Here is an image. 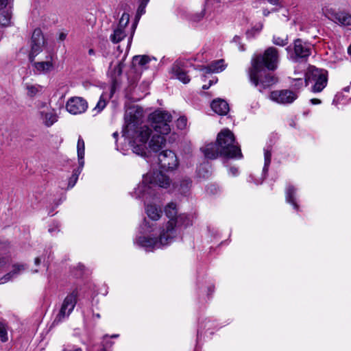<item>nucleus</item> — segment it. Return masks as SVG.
I'll return each instance as SVG.
<instances>
[{
    "mask_svg": "<svg viewBox=\"0 0 351 351\" xmlns=\"http://www.w3.org/2000/svg\"><path fill=\"white\" fill-rule=\"evenodd\" d=\"M172 115L167 111L157 110L149 114V120L151 127L156 134H153L152 130L147 125L135 128V123L130 121L127 123L125 130L130 136V132L135 130V135L130 141L133 152L143 156L145 155L146 144L149 142V148L154 152L160 151L165 145V136L171 132L170 123L172 122Z\"/></svg>",
    "mask_w": 351,
    "mask_h": 351,
    "instance_id": "nucleus-1",
    "label": "nucleus"
},
{
    "mask_svg": "<svg viewBox=\"0 0 351 351\" xmlns=\"http://www.w3.org/2000/svg\"><path fill=\"white\" fill-rule=\"evenodd\" d=\"M280 62V51L274 47H269L263 53L253 56L247 75L251 84L259 92H263L278 82L277 78L269 71H276Z\"/></svg>",
    "mask_w": 351,
    "mask_h": 351,
    "instance_id": "nucleus-2",
    "label": "nucleus"
},
{
    "mask_svg": "<svg viewBox=\"0 0 351 351\" xmlns=\"http://www.w3.org/2000/svg\"><path fill=\"white\" fill-rule=\"evenodd\" d=\"M202 153L207 159L214 160L218 156L227 158L241 159L243 157L234 135L228 128L221 130L217 136L216 143H210L201 148Z\"/></svg>",
    "mask_w": 351,
    "mask_h": 351,
    "instance_id": "nucleus-3",
    "label": "nucleus"
},
{
    "mask_svg": "<svg viewBox=\"0 0 351 351\" xmlns=\"http://www.w3.org/2000/svg\"><path fill=\"white\" fill-rule=\"evenodd\" d=\"M170 184L171 180L169 178L161 171L147 173L143 176L142 182L134 189V192L131 195L135 198L144 197L146 195H151L152 194L153 186H158L167 189L170 186Z\"/></svg>",
    "mask_w": 351,
    "mask_h": 351,
    "instance_id": "nucleus-4",
    "label": "nucleus"
},
{
    "mask_svg": "<svg viewBox=\"0 0 351 351\" xmlns=\"http://www.w3.org/2000/svg\"><path fill=\"white\" fill-rule=\"evenodd\" d=\"M174 234L175 230L169 226L167 229H164L163 228L161 229L158 237H139L136 239V243L140 247H143L147 252H151L171 243L173 241Z\"/></svg>",
    "mask_w": 351,
    "mask_h": 351,
    "instance_id": "nucleus-5",
    "label": "nucleus"
},
{
    "mask_svg": "<svg viewBox=\"0 0 351 351\" xmlns=\"http://www.w3.org/2000/svg\"><path fill=\"white\" fill-rule=\"evenodd\" d=\"M306 86L311 85L309 90L313 93H321L328 84V72L315 66H309L305 73Z\"/></svg>",
    "mask_w": 351,
    "mask_h": 351,
    "instance_id": "nucleus-6",
    "label": "nucleus"
},
{
    "mask_svg": "<svg viewBox=\"0 0 351 351\" xmlns=\"http://www.w3.org/2000/svg\"><path fill=\"white\" fill-rule=\"evenodd\" d=\"M313 47V45L310 43L304 41L300 38H297L293 41V48H291L290 45L288 46L286 49L288 52L293 50V53L291 56L292 60L299 62L306 60L311 55Z\"/></svg>",
    "mask_w": 351,
    "mask_h": 351,
    "instance_id": "nucleus-7",
    "label": "nucleus"
},
{
    "mask_svg": "<svg viewBox=\"0 0 351 351\" xmlns=\"http://www.w3.org/2000/svg\"><path fill=\"white\" fill-rule=\"evenodd\" d=\"M78 295V289L75 288L65 297L55 322H60L70 315L77 304Z\"/></svg>",
    "mask_w": 351,
    "mask_h": 351,
    "instance_id": "nucleus-8",
    "label": "nucleus"
},
{
    "mask_svg": "<svg viewBox=\"0 0 351 351\" xmlns=\"http://www.w3.org/2000/svg\"><path fill=\"white\" fill-rule=\"evenodd\" d=\"M158 159L160 168L164 171H172L179 165L177 156L171 150L166 149L161 152L158 154Z\"/></svg>",
    "mask_w": 351,
    "mask_h": 351,
    "instance_id": "nucleus-9",
    "label": "nucleus"
},
{
    "mask_svg": "<svg viewBox=\"0 0 351 351\" xmlns=\"http://www.w3.org/2000/svg\"><path fill=\"white\" fill-rule=\"evenodd\" d=\"M269 99L280 105H289L293 104L298 97V93L289 90H276L270 93Z\"/></svg>",
    "mask_w": 351,
    "mask_h": 351,
    "instance_id": "nucleus-10",
    "label": "nucleus"
},
{
    "mask_svg": "<svg viewBox=\"0 0 351 351\" xmlns=\"http://www.w3.org/2000/svg\"><path fill=\"white\" fill-rule=\"evenodd\" d=\"M44 36L40 29H35L33 32L31 39V51L29 59L31 62H34L35 57L42 51L44 45Z\"/></svg>",
    "mask_w": 351,
    "mask_h": 351,
    "instance_id": "nucleus-11",
    "label": "nucleus"
},
{
    "mask_svg": "<svg viewBox=\"0 0 351 351\" xmlns=\"http://www.w3.org/2000/svg\"><path fill=\"white\" fill-rule=\"evenodd\" d=\"M192 225V219L190 215L185 213L179 215L176 220H169L164 229H167L169 226L175 230L173 239L177 237L179 230L186 228Z\"/></svg>",
    "mask_w": 351,
    "mask_h": 351,
    "instance_id": "nucleus-12",
    "label": "nucleus"
},
{
    "mask_svg": "<svg viewBox=\"0 0 351 351\" xmlns=\"http://www.w3.org/2000/svg\"><path fill=\"white\" fill-rule=\"evenodd\" d=\"M66 110L72 114L84 113L88 108L87 101L80 97L70 98L66 104Z\"/></svg>",
    "mask_w": 351,
    "mask_h": 351,
    "instance_id": "nucleus-13",
    "label": "nucleus"
},
{
    "mask_svg": "<svg viewBox=\"0 0 351 351\" xmlns=\"http://www.w3.org/2000/svg\"><path fill=\"white\" fill-rule=\"evenodd\" d=\"M326 16L335 23L342 26H351V14L343 11L329 10Z\"/></svg>",
    "mask_w": 351,
    "mask_h": 351,
    "instance_id": "nucleus-14",
    "label": "nucleus"
},
{
    "mask_svg": "<svg viewBox=\"0 0 351 351\" xmlns=\"http://www.w3.org/2000/svg\"><path fill=\"white\" fill-rule=\"evenodd\" d=\"M184 62L182 60H177L172 66V73L176 79L184 84H188L191 79L184 69Z\"/></svg>",
    "mask_w": 351,
    "mask_h": 351,
    "instance_id": "nucleus-15",
    "label": "nucleus"
},
{
    "mask_svg": "<svg viewBox=\"0 0 351 351\" xmlns=\"http://www.w3.org/2000/svg\"><path fill=\"white\" fill-rule=\"evenodd\" d=\"M39 113L43 123L47 128L52 126L58 120V116L55 109L40 111Z\"/></svg>",
    "mask_w": 351,
    "mask_h": 351,
    "instance_id": "nucleus-16",
    "label": "nucleus"
},
{
    "mask_svg": "<svg viewBox=\"0 0 351 351\" xmlns=\"http://www.w3.org/2000/svg\"><path fill=\"white\" fill-rule=\"evenodd\" d=\"M210 107L219 115H226L230 110L228 104L222 99H214L210 104Z\"/></svg>",
    "mask_w": 351,
    "mask_h": 351,
    "instance_id": "nucleus-17",
    "label": "nucleus"
},
{
    "mask_svg": "<svg viewBox=\"0 0 351 351\" xmlns=\"http://www.w3.org/2000/svg\"><path fill=\"white\" fill-rule=\"evenodd\" d=\"M296 189L291 184H288L285 190V199L287 203L290 204L293 208L299 210V205L295 198Z\"/></svg>",
    "mask_w": 351,
    "mask_h": 351,
    "instance_id": "nucleus-18",
    "label": "nucleus"
},
{
    "mask_svg": "<svg viewBox=\"0 0 351 351\" xmlns=\"http://www.w3.org/2000/svg\"><path fill=\"white\" fill-rule=\"evenodd\" d=\"M225 69L224 60H218L213 62L207 66H204L201 70L205 73H219Z\"/></svg>",
    "mask_w": 351,
    "mask_h": 351,
    "instance_id": "nucleus-19",
    "label": "nucleus"
},
{
    "mask_svg": "<svg viewBox=\"0 0 351 351\" xmlns=\"http://www.w3.org/2000/svg\"><path fill=\"white\" fill-rule=\"evenodd\" d=\"M146 213L148 217L152 221L158 220L162 215V210L156 205L149 204L145 208Z\"/></svg>",
    "mask_w": 351,
    "mask_h": 351,
    "instance_id": "nucleus-20",
    "label": "nucleus"
},
{
    "mask_svg": "<svg viewBox=\"0 0 351 351\" xmlns=\"http://www.w3.org/2000/svg\"><path fill=\"white\" fill-rule=\"evenodd\" d=\"M77 152L79 165L81 169L84 165L85 145L83 138L80 136L77 144Z\"/></svg>",
    "mask_w": 351,
    "mask_h": 351,
    "instance_id": "nucleus-21",
    "label": "nucleus"
},
{
    "mask_svg": "<svg viewBox=\"0 0 351 351\" xmlns=\"http://www.w3.org/2000/svg\"><path fill=\"white\" fill-rule=\"evenodd\" d=\"M51 59L52 58L51 56L49 60L34 62V66L38 71L43 73L50 72L53 69V64Z\"/></svg>",
    "mask_w": 351,
    "mask_h": 351,
    "instance_id": "nucleus-22",
    "label": "nucleus"
},
{
    "mask_svg": "<svg viewBox=\"0 0 351 351\" xmlns=\"http://www.w3.org/2000/svg\"><path fill=\"white\" fill-rule=\"evenodd\" d=\"M264 158H265V162H264V167L263 169V179H265L266 177V175L269 170V167L271 163V147L270 145H268L264 148Z\"/></svg>",
    "mask_w": 351,
    "mask_h": 351,
    "instance_id": "nucleus-23",
    "label": "nucleus"
},
{
    "mask_svg": "<svg viewBox=\"0 0 351 351\" xmlns=\"http://www.w3.org/2000/svg\"><path fill=\"white\" fill-rule=\"evenodd\" d=\"M214 322L210 320V319L209 318H206L199 324V328L197 329V338H199V337L202 335L204 330L209 331L212 330L214 328Z\"/></svg>",
    "mask_w": 351,
    "mask_h": 351,
    "instance_id": "nucleus-24",
    "label": "nucleus"
},
{
    "mask_svg": "<svg viewBox=\"0 0 351 351\" xmlns=\"http://www.w3.org/2000/svg\"><path fill=\"white\" fill-rule=\"evenodd\" d=\"M165 213L169 220H176V217L178 216L176 204L173 202L168 204L165 208Z\"/></svg>",
    "mask_w": 351,
    "mask_h": 351,
    "instance_id": "nucleus-25",
    "label": "nucleus"
},
{
    "mask_svg": "<svg viewBox=\"0 0 351 351\" xmlns=\"http://www.w3.org/2000/svg\"><path fill=\"white\" fill-rule=\"evenodd\" d=\"M126 36L124 29L117 27L114 29L113 33L110 35V39L113 43H118Z\"/></svg>",
    "mask_w": 351,
    "mask_h": 351,
    "instance_id": "nucleus-26",
    "label": "nucleus"
},
{
    "mask_svg": "<svg viewBox=\"0 0 351 351\" xmlns=\"http://www.w3.org/2000/svg\"><path fill=\"white\" fill-rule=\"evenodd\" d=\"M291 87L294 89L293 91L298 93L299 92L304 86H306V76L304 75V78L298 77L291 79Z\"/></svg>",
    "mask_w": 351,
    "mask_h": 351,
    "instance_id": "nucleus-27",
    "label": "nucleus"
},
{
    "mask_svg": "<svg viewBox=\"0 0 351 351\" xmlns=\"http://www.w3.org/2000/svg\"><path fill=\"white\" fill-rule=\"evenodd\" d=\"M150 61L148 56H135L133 57L132 63L134 66H144Z\"/></svg>",
    "mask_w": 351,
    "mask_h": 351,
    "instance_id": "nucleus-28",
    "label": "nucleus"
},
{
    "mask_svg": "<svg viewBox=\"0 0 351 351\" xmlns=\"http://www.w3.org/2000/svg\"><path fill=\"white\" fill-rule=\"evenodd\" d=\"M191 180L189 178H185L180 181L178 191L182 195H186L190 190Z\"/></svg>",
    "mask_w": 351,
    "mask_h": 351,
    "instance_id": "nucleus-29",
    "label": "nucleus"
},
{
    "mask_svg": "<svg viewBox=\"0 0 351 351\" xmlns=\"http://www.w3.org/2000/svg\"><path fill=\"white\" fill-rule=\"evenodd\" d=\"M12 18V14L8 10L0 11V25L2 26L9 25Z\"/></svg>",
    "mask_w": 351,
    "mask_h": 351,
    "instance_id": "nucleus-30",
    "label": "nucleus"
},
{
    "mask_svg": "<svg viewBox=\"0 0 351 351\" xmlns=\"http://www.w3.org/2000/svg\"><path fill=\"white\" fill-rule=\"evenodd\" d=\"M23 269L24 268H23V265H18L17 267H14V269H13V271L7 274L6 275H5L3 277H2L0 279V283L1 284L5 283L8 281L10 280L14 276H16L17 274L19 271H20L21 269Z\"/></svg>",
    "mask_w": 351,
    "mask_h": 351,
    "instance_id": "nucleus-31",
    "label": "nucleus"
},
{
    "mask_svg": "<svg viewBox=\"0 0 351 351\" xmlns=\"http://www.w3.org/2000/svg\"><path fill=\"white\" fill-rule=\"evenodd\" d=\"M26 89L27 90V95L30 97H34L38 93H39L42 86L40 85H33V84H25Z\"/></svg>",
    "mask_w": 351,
    "mask_h": 351,
    "instance_id": "nucleus-32",
    "label": "nucleus"
},
{
    "mask_svg": "<svg viewBox=\"0 0 351 351\" xmlns=\"http://www.w3.org/2000/svg\"><path fill=\"white\" fill-rule=\"evenodd\" d=\"M8 341V326L0 322V341L5 343Z\"/></svg>",
    "mask_w": 351,
    "mask_h": 351,
    "instance_id": "nucleus-33",
    "label": "nucleus"
},
{
    "mask_svg": "<svg viewBox=\"0 0 351 351\" xmlns=\"http://www.w3.org/2000/svg\"><path fill=\"white\" fill-rule=\"evenodd\" d=\"M263 27V24L260 23L253 27L252 29L246 32V36L248 38L254 37L256 34H259Z\"/></svg>",
    "mask_w": 351,
    "mask_h": 351,
    "instance_id": "nucleus-34",
    "label": "nucleus"
},
{
    "mask_svg": "<svg viewBox=\"0 0 351 351\" xmlns=\"http://www.w3.org/2000/svg\"><path fill=\"white\" fill-rule=\"evenodd\" d=\"M272 43L274 45L277 46L285 47L289 43L288 36H286L284 38H281L280 36L274 35L272 37Z\"/></svg>",
    "mask_w": 351,
    "mask_h": 351,
    "instance_id": "nucleus-35",
    "label": "nucleus"
},
{
    "mask_svg": "<svg viewBox=\"0 0 351 351\" xmlns=\"http://www.w3.org/2000/svg\"><path fill=\"white\" fill-rule=\"evenodd\" d=\"M82 169H81L79 167L77 169L74 170L73 175L69 178V184H68V189H71L75 186V184H76L77 180L78 179V176L82 171Z\"/></svg>",
    "mask_w": 351,
    "mask_h": 351,
    "instance_id": "nucleus-36",
    "label": "nucleus"
},
{
    "mask_svg": "<svg viewBox=\"0 0 351 351\" xmlns=\"http://www.w3.org/2000/svg\"><path fill=\"white\" fill-rule=\"evenodd\" d=\"M154 224H150L145 219L143 220V223L140 226L141 232L143 234L151 233L154 231Z\"/></svg>",
    "mask_w": 351,
    "mask_h": 351,
    "instance_id": "nucleus-37",
    "label": "nucleus"
},
{
    "mask_svg": "<svg viewBox=\"0 0 351 351\" xmlns=\"http://www.w3.org/2000/svg\"><path fill=\"white\" fill-rule=\"evenodd\" d=\"M204 10H202L199 12L191 14L189 19L193 23H197L204 18Z\"/></svg>",
    "mask_w": 351,
    "mask_h": 351,
    "instance_id": "nucleus-38",
    "label": "nucleus"
},
{
    "mask_svg": "<svg viewBox=\"0 0 351 351\" xmlns=\"http://www.w3.org/2000/svg\"><path fill=\"white\" fill-rule=\"evenodd\" d=\"M107 101L104 98V95H101L97 105L95 106L94 110H96L97 113L101 112L106 106Z\"/></svg>",
    "mask_w": 351,
    "mask_h": 351,
    "instance_id": "nucleus-39",
    "label": "nucleus"
},
{
    "mask_svg": "<svg viewBox=\"0 0 351 351\" xmlns=\"http://www.w3.org/2000/svg\"><path fill=\"white\" fill-rule=\"evenodd\" d=\"M129 21L130 15L127 13H123L119 20V23L117 27H120L122 29H124L125 27L128 25Z\"/></svg>",
    "mask_w": 351,
    "mask_h": 351,
    "instance_id": "nucleus-40",
    "label": "nucleus"
},
{
    "mask_svg": "<svg viewBox=\"0 0 351 351\" xmlns=\"http://www.w3.org/2000/svg\"><path fill=\"white\" fill-rule=\"evenodd\" d=\"M123 64L119 62L117 65H116L113 70L111 71V78L119 77L122 74Z\"/></svg>",
    "mask_w": 351,
    "mask_h": 351,
    "instance_id": "nucleus-41",
    "label": "nucleus"
},
{
    "mask_svg": "<svg viewBox=\"0 0 351 351\" xmlns=\"http://www.w3.org/2000/svg\"><path fill=\"white\" fill-rule=\"evenodd\" d=\"M187 124V119L185 117H180L176 121V127L180 130H184L186 128Z\"/></svg>",
    "mask_w": 351,
    "mask_h": 351,
    "instance_id": "nucleus-42",
    "label": "nucleus"
},
{
    "mask_svg": "<svg viewBox=\"0 0 351 351\" xmlns=\"http://www.w3.org/2000/svg\"><path fill=\"white\" fill-rule=\"evenodd\" d=\"M119 86V82L118 80L114 77L112 78L111 86H110V97L116 92L117 88Z\"/></svg>",
    "mask_w": 351,
    "mask_h": 351,
    "instance_id": "nucleus-43",
    "label": "nucleus"
},
{
    "mask_svg": "<svg viewBox=\"0 0 351 351\" xmlns=\"http://www.w3.org/2000/svg\"><path fill=\"white\" fill-rule=\"evenodd\" d=\"M50 254H51V251H49V255L47 256V260L46 261L45 259V257H36L34 260V264L38 266L40 264L42 260H43V262L45 263V264L47 265V267H48V264H49V258H50Z\"/></svg>",
    "mask_w": 351,
    "mask_h": 351,
    "instance_id": "nucleus-44",
    "label": "nucleus"
},
{
    "mask_svg": "<svg viewBox=\"0 0 351 351\" xmlns=\"http://www.w3.org/2000/svg\"><path fill=\"white\" fill-rule=\"evenodd\" d=\"M232 42L236 43L238 45L239 49L241 51L245 50V47L241 43V38L239 36H234Z\"/></svg>",
    "mask_w": 351,
    "mask_h": 351,
    "instance_id": "nucleus-45",
    "label": "nucleus"
},
{
    "mask_svg": "<svg viewBox=\"0 0 351 351\" xmlns=\"http://www.w3.org/2000/svg\"><path fill=\"white\" fill-rule=\"evenodd\" d=\"M147 2H142L138 8V14H140V15H142L145 12V6L147 5Z\"/></svg>",
    "mask_w": 351,
    "mask_h": 351,
    "instance_id": "nucleus-46",
    "label": "nucleus"
},
{
    "mask_svg": "<svg viewBox=\"0 0 351 351\" xmlns=\"http://www.w3.org/2000/svg\"><path fill=\"white\" fill-rule=\"evenodd\" d=\"M70 346H68L67 347H64L62 349V351H82V350L77 347L75 346H72L71 348H69Z\"/></svg>",
    "mask_w": 351,
    "mask_h": 351,
    "instance_id": "nucleus-47",
    "label": "nucleus"
},
{
    "mask_svg": "<svg viewBox=\"0 0 351 351\" xmlns=\"http://www.w3.org/2000/svg\"><path fill=\"white\" fill-rule=\"evenodd\" d=\"M108 337V336L107 335L104 337V343L103 346H105L107 348H110L113 346L114 343L110 340H106V338H107Z\"/></svg>",
    "mask_w": 351,
    "mask_h": 351,
    "instance_id": "nucleus-48",
    "label": "nucleus"
},
{
    "mask_svg": "<svg viewBox=\"0 0 351 351\" xmlns=\"http://www.w3.org/2000/svg\"><path fill=\"white\" fill-rule=\"evenodd\" d=\"M135 28H136V25H134V24L132 25V34H131V36L128 38V47H130V45H131L132 38H133V35L134 34Z\"/></svg>",
    "mask_w": 351,
    "mask_h": 351,
    "instance_id": "nucleus-49",
    "label": "nucleus"
},
{
    "mask_svg": "<svg viewBox=\"0 0 351 351\" xmlns=\"http://www.w3.org/2000/svg\"><path fill=\"white\" fill-rule=\"evenodd\" d=\"M309 101L312 105H318L322 104V101L319 99L316 98L311 99Z\"/></svg>",
    "mask_w": 351,
    "mask_h": 351,
    "instance_id": "nucleus-50",
    "label": "nucleus"
},
{
    "mask_svg": "<svg viewBox=\"0 0 351 351\" xmlns=\"http://www.w3.org/2000/svg\"><path fill=\"white\" fill-rule=\"evenodd\" d=\"M229 171L232 176H237L238 174V169L237 167H230Z\"/></svg>",
    "mask_w": 351,
    "mask_h": 351,
    "instance_id": "nucleus-51",
    "label": "nucleus"
},
{
    "mask_svg": "<svg viewBox=\"0 0 351 351\" xmlns=\"http://www.w3.org/2000/svg\"><path fill=\"white\" fill-rule=\"evenodd\" d=\"M267 1L273 5H280V0H267Z\"/></svg>",
    "mask_w": 351,
    "mask_h": 351,
    "instance_id": "nucleus-52",
    "label": "nucleus"
},
{
    "mask_svg": "<svg viewBox=\"0 0 351 351\" xmlns=\"http://www.w3.org/2000/svg\"><path fill=\"white\" fill-rule=\"evenodd\" d=\"M66 37V34L63 33V32H61L60 34H59V40H64Z\"/></svg>",
    "mask_w": 351,
    "mask_h": 351,
    "instance_id": "nucleus-53",
    "label": "nucleus"
},
{
    "mask_svg": "<svg viewBox=\"0 0 351 351\" xmlns=\"http://www.w3.org/2000/svg\"><path fill=\"white\" fill-rule=\"evenodd\" d=\"M7 1L8 0H0V10L6 5Z\"/></svg>",
    "mask_w": 351,
    "mask_h": 351,
    "instance_id": "nucleus-54",
    "label": "nucleus"
},
{
    "mask_svg": "<svg viewBox=\"0 0 351 351\" xmlns=\"http://www.w3.org/2000/svg\"><path fill=\"white\" fill-rule=\"evenodd\" d=\"M214 291V287L213 285L208 287V295H210Z\"/></svg>",
    "mask_w": 351,
    "mask_h": 351,
    "instance_id": "nucleus-55",
    "label": "nucleus"
},
{
    "mask_svg": "<svg viewBox=\"0 0 351 351\" xmlns=\"http://www.w3.org/2000/svg\"><path fill=\"white\" fill-rule=\"evenodd\" d=\"M211 84H212V82H211V81H210L209 84H208V85H206V84L204 85V86H202V88H203L204 90H207V89H208V88H210V86H211Z\"/></svg>",
    "mask_w": 351,
    "mask_h": 351,
    "instance_id": "nucleus-56",
    "label": "nucleus"
},
{
    "mask_svg": "<svg viewBox=\"0 0 351 351\" xmlns=\"http://www.w3.org/2000/svg\"><path fill=\"white\" fill-rule=\"evenodd\" d=\"M263 14L265 16H267L270 14V12L267 9H265L263 10Z\"/></svg>",
    "mask_w": 351,
    "mask_h": 351,
    "instance_id": "nucleus-57",
    "label": "nucleus"
},
{
    "mask_svg": "<svg viewBox=\"0 0 351 351\" xmlns=\"http://www.w3.org/2000/svg\"><path fill=\"white\" fill-rule=\"evenodd\" d=\"M113 138L115 139L116 141H117V138L119 136V133L117 132H115L112 134Z\"/></svg>",
    "mask_w": 351,
    "mask_h": 351,
    "instance_id": "nucleus-58",
    "label": "nucleus"
},
{
    "mask_svg": "<svg viewBox=\"0 0 351 351\" xmlns=\"http://www.w3.org/2000/svg\"><path fill=\"white\" fill-rule=\"evenodd\" d=\"M340 97H341L340 95L337 94L334 98L333 102H336V101H339L340 99Z\"/></svg>",
    "mask_w": 351,
    "mask_h": 351,
    "instance_id": "nucleus-59",
    "label": "nucleus"
},
{
    "mask_svg": "<svg viewBox=\"0 0 351 351\" xmlns=\"http://www.w3.org/2000/svg\"><path fill=\"white\" fill-rule=\"evenodd\" d=\"M88 54L90 56H94L95 54V52L94 49H90L88 50Z\"/></svg>",
    "mask_w": 351,
    "mask_h": 351,
    "instance_id": "nucleus-60",
    "label": "nucleus"
},
{
    "mask_svg": "<svg viewBox=\"0 0 351 351\" xmlns=\"http://www.w3.org/2000/svg\"><path fill=\"white\" fill-rule=\"evenodd\" d=\"M47 104L45 102H41L39 106H38V108H45Z\"/></svg>",
    "mask_w": 351,
    "mask_h": 351,
    "instance_id": "nucleus-61",
    "label": "nucleus"
},
{
    "mask_svg": "<svg viewBox=\"0 0 351 351\" xmlns=\"http://www.w3.org/2000/svg\"><path fill=\"white\" fill-rule=\"evenodd\" d=\"M348 53L351 56V45L348 48Z\"/></svg>",
    "mask_w": 351,
    "mask_h": 351,
    "instance_id": "nucleus-62",
    "label": "nucleus"
},
{
    "mask_svg": "<svg viewBox=\"0 0 351 351\" xmlns=\"http://www.w3.org/2000/svg\"><path fill=\"white\" fill-rule=\"evenodd\" d=\"M343 90L345 92H348L350 90V86H346L343 88Z\"/></svg>",
    "mask_w": 351,
    "mask_h": 351,
    "instance_id": "nucleus-63",
    "label": "nucleus"
},
{
    "mask_svg": "<svg viewBox=\"0 0 351 351\" xmlns=\"http://www.w3.org/2000/svg\"><path fill=\"white\" fill-rule=\"evenodd\" d=\"M54 231H55V228H49V232L50 233H51V234H52Z\"/></svg>",
    "mask_w": 351,
    "mask_h": 351,
    "instance_id": "nucleus-64",
    "label": "nucleus"
}]
</instances>
